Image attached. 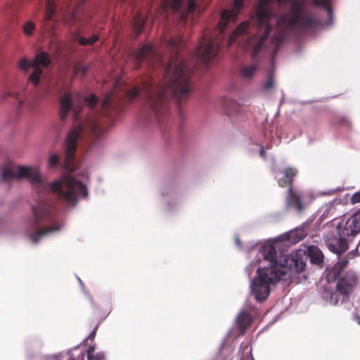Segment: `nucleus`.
I'll use <instances>...</instances> for the list:
<instances>
[{
    "label": "nucleus",
    "instance_id": "2f4dec72",
    "mask_svg": "<svg viewBox=\"0 0 360 360\" xmlns=\"http://www.w3.org/2000/svg\"><path fill=\"white\" fill-rule=\"evenodd\" d=\"M224 112L228 116H231L232 115V112L229 109H227V106L226 105L225 109H224Z\"/></svg>",
    "mask_w": 360,
    "mask_h": 360
},
{
    "label": "nucleus",
    "instance_id": "7c9ffc66",
    "mask_svg": "<svg viewBox=\"0 0 360 360\" xmlns=\"http://www.w3.org/2000/svg\"><path fill=\"white\" fill-rule=\"evenodd\" d=\"M95 335H96V329H94V330H92L90 333V334L89 335L88 338L93 339V338H94Z\"/></svg>",
    "mask_w": 360,
    "mask_h": 360
},
{
    "label": "nucleus",
    "instance_id": "f257e3e1",
    "mask_svg": "<svg viewBox=\"0 0 360 360\" xmlns=\"http://www.w3.org/2000/svg\"><path fill=\"white\" fill-rule=\"evenodd\" d=\"M49 63V55L41 51L36 54L32 61L25 58H21L18 66L24 71L32 69L27 79L28 82L34 86L41 84L44 88L53 89L57 94H61L60 117L62 120H65L68 115L73 118V127L68 134L64 144L63 167L67 173L63 174L60 179L48 183L43 178L37 166H20L16 172L11 167H2L1 169L3 181L26 179L33 189L36 203L32 206V213L26 221L25 229V234L33 244H37L44 238L57 235L65 226L60 214L49 200L51 194L56 195L71 207L76 206L79 200L87 198L89 176L86 172H75V155L77 147L87 137L98 139L103 134L104 129L98 123V115L101 113L109 116L110 111L116 110L124 100L132 101L136 98H141L148 107V77L142 82L139 87L131 89L125 87L120 89L123 81L121 79H114L113 89L105 94L99 107L98 98L95 95L91 94L85 98L84 102L92 110L93 115L78 121L84 101L77 94H72L68 91L69 82L64 76L50 77L48 75L44 69Z\"/></svg>",
    "mask_w": 360,
    "mask_h": 360
},
{
    "label": "nucleus",
    "instance_id": "c85d7f7f",
    "mask_svg": "<svg viewBox=\"0 0 360 360\" xmlns=\"http://www.w3.org/2000/svg\"><path fill=\"white\" fill-rule=\"evenodd\" d=\"M341 122H342V123H345V124H347V125H348V126H349V125H350V121H349V119H348L347 117H342V120H341Z\"/></svg>",
    "mask_w": 360,
    "mask_h": 360
},
{
    "label": "nucleus",
    "instance_id": "dca6fc26",
    "mask_svg": "<svg viewBox=\"0 0 360 360\" xmlns=\"http://www.w3.org/2000/svg\"><path fill=\"white\" fill-rule=\"evenodd\" d=\"M258 70V67L256 64H250L243 66L240 68V76L245 79H251Z\"/></svg>",
    "mask_w": 360,
    "mask_h": 360
},
{
    "label": "nucleus",
    "instance_id": "72a5a7b5",
    "mask_svg": "<svg viewBox=\"0 0 360 360\" xmlns=\"http://www.w3.org/2000/svg\"><path fill=\"white\" fill-rule=\"evenodd\" d=\"M277 139H278L277 141H274V143H276V145H278L281 142V136L278 134Z\"/></svg>",
    "mask_w": 360,
    "mask_h": 360
},
{
    "label": "nucleus",
    "instance_id": "0eeeda50",
    "mask_svg": "<svg viewBox=\"0 0 360 360\" xmlns=\"http://www.w3.org/2000/svg\"><path fill=\"white\" fill-rule=\"evenodd\" d=\"M64 20L72 27L71 32L73 33L74 39L78 41L80 44L83 46L92 45L98 39V37L96 34H93L90 37H84L82 34H84V30L83 29L82 22L76 12H70L65 17Z\"/></svg>",
    "mask_w": 360,
    "mask_h": 360
},
{
    "label": "nucleus",
    "instance_id": "5701e85b",
    "mask_svg": "<svg viewBox=\"0 0 360 360\" xmlns=\"http://www.w3.org/2000/svg\"><path fill=\"white\" fill-rule=\"evenodd\" d=\"M87 69L88 68L86 66L81 64H77L74 67L73 72L75 75L79 73L84 75L86 72Z\"/></svg>",
    "mask_w": 360,
    "mask_h": 360
},
{
    "label": "nucleus",
    "instance_id": "c9c22d12",
    "mask_svg": "<svg viewBox=\"0 0 360 360\" xmlns=\"http://www.w3.org/2000/svg\"><path fill=\"white\" fill-rule=\"evenodd\" d=\"M223 360H231V359L229 357H226V358L224 359Z\"/></svg>",
    "mask_w": 360,
    "mask_h": 360
},
{
    "label": "nucleus",
    "instance_id": "4be33fe9",
    "mask_svg": "<svg viewBox=\"0 0 360 360\" xmlns=\"http://www.w3.org/2000/svg\"><path fill=\"white\" fill-rule=\"evenodd\" d=\"M49 167H56L59 164V156L56 153H52L48 160Z\"/></svg>",
    "mask_w": 360,
    "mask_h": 360
},
{
    "label": "nucleus",
    "instance_id": "4468645a",
    "mask_svg": "<svg viewBox=\"0 0 360 360\" xmlns=\"http://www.w3.org/2000/svg\"><path fill=\"white\" fill-rule=\"evenodd\" d=\"M286 262L289 263L290 274L292 275V269L294 268L296 271H302L304 270L306 264L302 259L295 258L294 256H287L285 259Z\"/></svg>",
    "mask_w": 360,
    "mask_h": 360
},
{
    "label": "nucleus",
    "instance_id": "6e6552de",
    "mask_svg": "<svg viewBox=\"0 0 360 360\" xmlns=\"http://www.w3.org/2000/svg\"><path fill=\"white\" fill-rule=\"evenodd\" d=\"M324 242L330 252L340 255L348 249L349 243L351 240L346 236H342L336 226L334 231L328 232L324 236Z\"/></svg>",
    "mask_w": 360,
    "mask_h": 360
},
{
    "label": "nucleus",
    "instance_id": "f03ea898",
    "mask_svg": "<svg viewBox=\"0 0 360 360\" xmlns=\"http://www.w3.org/2000/svg\"><path fill=\"white\" fill-rule=\"evenodd\" d=\"M312 1L320 10L318 17L307 9V0H259L252 25L248 21L240 24L229 35L228 45L243 37L239 44L243 48L252 49L253 59L266 55L274 67L276 52L291 33L333 24L330 0Z\"/></svg>",
    "mask_w": 360,
    "mask_h": 360
},
{
    "label": "nucleus",
    "instance_id": "6ab92c4d",
    "mask_svg": "<svg viewBox=\"0 0 360 360\" xmlns=\"http://www.w3.org/2000/svg\"><path fill=\"white\" fill-rule=\"evenodd\" d=\"M146 18L145 15L141 13H136L134 18V26L137 34L140 33L146 23Z\"/></svg>",
    "mask_w": 360,
    "mask_h": 360
},
{
    "label": "nucleus",
    "instance_id": "cd10ccee",
    "mask_svg": "<svg viewBox=\"0 0 360 360\" xmlns=\"http://www.w3.org/2000/svg\"><path fill=\"white\" fill-rule=\"evenodd\" d=\"M235 243L236 245V246L239 248V249H242V245H241V243H240V239L238 236H236L235 237Z\"/></svg>",
    "mask_w": 360,
    "mask_h": 360
},
{
    "label": "nucleus",
    "instance_id": "39448f33",
    "mask_svg": "<svg viewBox=\"0 0 360 360\" xmlns=\"http://www.w3.org/2000/svg\"><path fill=\"white\" fill-rule=\"evenodd\" d=\"M162 8L174 13L182 21L193 20L195 11H200V0H160Z\"/></svg>",
    "mask_w": 360,
    "mask_h": 360
},
{
    "label": "nucleus",
    "instance_id": "a211bd4d",
    "mask_svg": "<svg viewBox=\"0 0 360 360\" xmlns=\"http://www.w3.org/2000/svg\"><path fill=\"white\" fill-rule=\"evenodd\" d=\"M55 8L56 6L54 0H46L44 20L49 21L52 20L53 15L55 13Z\"/></svg>",
    "mask_w": 360,
    "mask_h": 360
},
{
    "label": "nucleus",
    "instance_id": "bb28decb",
    "mask_svg": "<svg viewBox=\"0 0 360 360\" xmlns=\"http://www.w3.org/2000/svg\"><path fill=\"white\" fill-rule=\"evenodd\" d=\"M255 146L259 149L260 157L262 158L263 159H265L266 155H265V150H264V146L259 145V144H255Z\"/></svg>",
    "mask_w": 360,
    "mask_h": 360
},
{
    "label": "nucleus",
    "instance_id": "20e7f679",
    "mask_svg": "<svg viewBox=\"0 0 360 360\" xmlns=\"http://www.w3.org/2000/svg\"><path fill=\"white\" fill-rule=\"evenodd\" d=\"M333 278L336 281L335 290H325L321 299L327 304L342 306L350 311L353 307L352 297L359 283L357 274L353 270H349Z\"/></svg>",
    "mask_w": 360,
    "mask_h": 360
},
{
    "label": "nucleus",
    "instance_id": "ddd939ff",
    "mask_svg": "<svg viewBox=\"0 0 360 360\" xmlns=\"http://www.w3.org/2000/svg\"><path fill=\"white\" fill-rule=\"evenodd\" d=\"M308 255L311 263L320 264L323 262V255L319 248L310 245L307 248Z\"/></svg>",
    "mask_w": 360,
    "mask_h": 360
},
{
    "label": "nucleus",
    "instance_id": "7ed1b4c3",
    "mask_svg": "<svg viewBox=\"0 0 360 360\" xmlns=\"http://www.w3.org/2000/svg\"><path fill=\"white\" fill-rule=\"evenodd\" d=\"M248 252L256 251V255L250 264L245 268V272L250 277L255 270L256 276L250 279V292L258 302L265 301L275 285L282 281H286L291 278L288 265L277 262V252L274 244L264 241L258 248L250 243L246 248Z\"/></svg>",
    "mask_w": 360,
    "mask_h": 360
},
{
    "label": "nucleus",
    "instance_id": "c756f323",
    "mask_svg": "<svg viewBox=\"0 0 360 360\" xmlns=\"http://www.w3.org/2000/svg\"><path fill=\"white\" fill-rule=\"evenodd\" d=\"M354 320L356 321V323L360 325V316L358 314H355L354 315Z\"/></svg>",
    "mask_w": 360,
    "mask_h": 360
},
{
    "label": "nucleus",
    "instance_id": "423d86ee",
    "mask_svg": "<svg viewBox=\"0 0 360 360\" xmlns=\"http://www.w3.org/2000/svg\"><path fill=\"white\" fill-rule=\"evenodd\" d=\"M272 170L280 186H288L286 206L295 207L297 212H301L303 209L301 198L293 192L292 188V178L297 174V170L295 167H288L283 169L273 168Z\"/></svg>",
    "mask_w": 360,
    "mask_h": 360
},
{
    "label": "nucleus",
    "instance_id": "9b49d317",
    "mask_svg": "<svg viewBox=\"0 0 360 360\" xmlns=\"http://www.w3.org/2000/svg\"><path fill=\"white\" fill-rule=\"evenodd\" d=\"M252 309H246L240 311L236 319V324L239 330V333L243 334L251 325L252 321Z\"/></svg>",
    "mask_w": 360,
    "mask_h": 360
},
{
    "label": "nucleus",
    "instance_id": "aec40b11",
    "mask_svg": "<svg viewBox=\"0 0 360 360\" xmlns=\"http://www.w3.org/2000/svg\"><path fill=\"white\" fill-rule=\"evenodd\" d=\"M274 70H270L269 71V78L267 81L263 84V89L264 91H268L274 87Z\"/></svg>",
    "mask_w": 360,
    "mask_h": 360
},
{
    "label": "nucleus",
    "instance_id": "473e14b6",
    "mask_svg": "<svg viewBox=\"0 0 360 360\" xmlns=\"http://www.w3.org/2000/svg\"><path fill=\"white\" fill-rule=\"evenodd\" d=\"M335 192V190H330L327 192H323L322 194L323 195H331L333 193H334Z\"/></svg>",
    "mask_w": 360,
    "mask_h": 360
},
{
    "label": "nucleus",
    "instance_id": "412c9836",
    "mask_svg": "<svg viewBox=\"0 0 360 360\" xmlns=\"http://www.w3.org/2000/svg\"><path fill=\"white\" fill-rule=\"evenodd\" d=\"M34 30H35V25L31 20L27 21L25 23V25H23V31H24L25 34L27 35H31L33 33Z\"/></svg>",
    "mask_w": 360,
    "mask_h": 360
},
{
    "label": "nucleus",
    "instance_id": "1a4fd4ad",
    "mask_svg": "<svg viewBox=\"0 0 360 360\" xmlns=\"http://www.w3.org/2000/svg\"><path fill=\"white\" fill-rule=\"evenodd\" d=\"M342 236H346L351 241L360 234V210L355 212L345 220L342 219L336 226Z\"/></svg>",
    "mask_w": 360,
    "mask_h": 360
},
{
    "label": "nucleus",
    "instance_id": "b1692460",
    "mask_svg": "<svg viewBox=\"0 0 360 360\" xmlns=\"http://www.w3.org/2000/svg\"><path fill=\"white\" fill-rule=\"evenodd\" d=\"M77 280L79 283V285L82 288V290L84 294L86 296L87 299L91 302V304H94L93 297H91L90 293L88 291H86V289L84 288V283H83L82 281L79 277L77 278Z\"/></svg>",
    "mask_w": 360,
    "mask_h": 360
},
{
    "label": "nucleus",
    "instance_id": "f8f14e48",
    "mask_svg": "<svg viewBox=\"0 0 360 360\" xmlns=\"http://www.w3.org/2000/svg\"><path fill=\"white\" fill-rule=\"evenodd\" d=\"M307 234L305 226H302L286 232L281 237L283 240H286L290 244H295L304 239Z\"/></svg>",
    "mask_w": 360,
    "mask_h": 360
},
{
    "label": "nucleus",
    "instance_id": "a878e982",
    "mask_svg": "<svg viewBox=\"0 0 360 360\" xmlns=\"http://www.w3.org/2000/svg\"><path fill=\"white\" fill-rule=\"evenodd\" d=\"M94 349H94V346H91L88 349L87 355H86L88 360H92L94 359V357H95V356L94 354Z\"/></svg>",
    "mask_w": 360,
    "mask_h": 360
},
{
    "label": "nucleus",
    "instance_id": "f3484780",
    "mask_svg": "<svg viewBox=\"0 0 360 360\" xmlns=\"http://www.w3.org/2000/svg\"><path fill=\"white\" fill-rule=\"evenodd\" d=\"M348 260L347 259H342L339 260L331 269V274H333L332 278H336L337 276L340 275L345 271L343 270L347 266Z\"/></svg>",
    "mask_w": 360,
    "mask_h": 360
},
{
    "label": "nucleus",
    "instance_id": "f704fd0d",
    "mask_svg": "<svg viewBox=\"0 0 360 360\" xmlns=\"http://www.w3.org/2000/svg\"><path fill=\"white\" fill-rule=\"evenodd\" d=\"M226 105H229V103H227ZM230 105H231V106H233V108H235V107H236V104L230 103Z\"/></svg>",
    "mask_w": 360,
    "mask_h": 360
},
{
    "label": "nucleus",
    "instance_id": "393cba45",
    "mask_svg": "<svg viewBox=\"0 0 360 360\" xmlns=\"http://www.w3.org/2000/svg\"><path fill=\"white\" fill-rule=\"evenodd\" d=\"M350 201L352 204L360 202V191L354 193L350 198Z\"/></svg>",
    "mask_w": 360,
    "mask_h": 360
},
{
    "label": "nucleus",
    "instance_id": "9d476101",
    "mask_svg": "<svg viewBox=\"0 0 360 360\" xmlns=\"http://www.w3.org/2000/svg\"><path fill=\"white\" fill-rule=\"evenodd\" d=\"M164 205V210L167 212H172L179 204L180 199L175 190L169 186L165 187L161 192Z\"/></svg>",
    "mask_w": 360,
    "mask_h": 360
},
{
    "label": "nucleus",
    "instance_id": "2eb2a0df",
    "mask_svg": "<svg viewBox=\"0 0 360 360\" xmlns=\"http://www.w3.org/2000/svg\"><path fill=\"white\" fill-rule=\"evenodd\" d=\"M64 356H68V360H84L85 359V352L81 351L79 354L77 355V358H73L75 356L72 354H70V351L67 352L66 353H58L57 354H51L46 355L44 356V360H56L60 359Z\"/></svg>",
    "mask_w": 360,
    "mask_h": 360
}]
</instances>
